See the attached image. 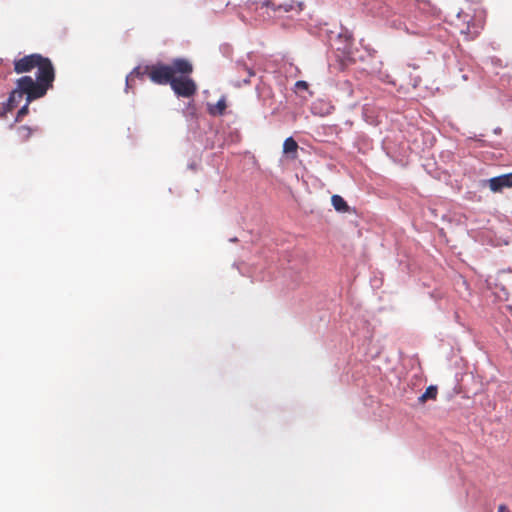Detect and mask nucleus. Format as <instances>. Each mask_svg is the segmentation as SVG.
<instances>
[{"label":"nucleus","instance_id":"nucleus-15","mask_svg":"<svg viewBox=\"0 0 512 512\" xmlns=\"http://www.w3.org/2000/svg\"><path fill=\"white\" fill-rule=\"evenodd\" d=\"M507 511V506L504 505V504H501L499 507H498V511L497 512H506Z\"/></svg>","mask_w":512,"mask_h":512},{"label":"nucleus","instance_id":"nucleus-10","mask_svg":"<svg viewBox=\"0 0 512 512\" xmlns=\"http://www.w3.org/2000/svg\"><path fill=\"white\" fill-rule=\"evenodd\" d=\"M237 69L239 73H244L245 77L242 79L244 84L250 83V78L255 75V72L249 68L245 63H238Z\"/></svg>","mask_w":512,"mask_h":512},{"label":"nucleus","instance_id":"nucleus-7","mask_svg":"<svg viewBox=\"0 0 512 512\" xmlns=\"http://www.w3.org/2000/svg\"><path fill=\"white\" fill-rule=\"evenodd\" d=\"M226 108H227L226 99H225V97H222L217 101L216 104L208 105V112H209V114H211L213 116H220L225 113Z\"/></svg>","mask_w":512,"mask_h":512},{"label":"nucleus","instance_id":"nucleus-5","mask_svg":"<svg viewBox=\"0 0 512 512\" xmlns=\"http://www.w3.org/2000/svg\"><path fill=\"white\" fill-rule=\"evenodd\" d=\"M272 8L273 12L280 16L282 13H288L291 11H295L299 13L302 10V4L299 2H296L294 0H290L288 2L275 4L274 2L270 0L263 1L261 3V8Z\"/></svg>","mask_w":512,"mask_h":512},{"label":"nucleus","instance_id":"nucleus-14","mask_svg":"<svg viewBox=\"0 0 512 512\" xmlns=\"http://www.w3.org/2000/svg\"><path fill=\"white\" fill-rule=\"evenodd\" d=\"M295 86H296V88H298V89H307V88H308V84H307V82L302 81V80L297 81V82H296V84H295Z\"/></svg>","mask_w":512,"mask_h":512},{"label":"nucleus","instance_id":"nucleus-6","mask_svg":"<svg viewBox=\"0 0 512 512\" xmlns=\"http://www.w3.org/2000/svg\"><path fill=\"white\" fill-rule=\"evenodd\" d=\"M489 188L493 192H500L504 188L512 187V173L503 174L491 178L489 181Z\"/></svg>","mask_w":512,"mask_h":512},{"label":"nucleus","instance_id":"nucleus-4","mask_svg":"<svg viewBox=\"0 0 512 512\" xmlns=\"http://www.w3.org/2000/svg\"><path fill=\"white\" fill-rule=\"evenodd\" d=\"M455 26L459 29V32L463 34L466 39L475 38L482 29V24L476 23L473 16L467 12L461 11L457 14V22Z\"/></svg>","mask_w":512,"mask_h":512},{"label":"nucleus","instance_id":"nucleus-13","mask_svg":"<svg viewBox=\"0 0 512 512\" xmlns=\"http://www.w3.org/2000/svg\"><path fill=\"white\" fill-rule=\"evenodd\" d=\"M417 4L419 9L431 13L436 14L438 12V9L432 5V3L429 0H417Z\"/></svg>","mask_w":512,"mask_h":512},{"label":"nucleus","instance_id":"nucleus-9","mask_svg":"<svg viewBox=\"0 0 512 512\" xmlns=\"http://www.w3.org/2000/svg\"><path fill=\"white\" fill-rule=\"evenodd\" d=\"M331 203L338 212L345 213L349 210L348 204L340 195H333L331 197Z\"/></svg>","mask_w":512,"mask_h":512},{"label":"nucleus","instance_id":"nucleus-3","mask_svg":"<svg viewBox=\"0 0 512 512\" xmlns=\"http://www.w3.org/2000/svg\"><path fill=\"white\" fill-rule=\"evenodd\" d=\"M171 89L179 97L190 98L197 92V85L190 74H177L171 81Z\"/></svg>","mask_w":512,"mask_h":512},{"label":"nucleus","instance_id":"nucleus-11","mask_svg":"<svg viewBox=\"0 0 512 512\" xmlns=\"http://www.w3.org/2000/svg\"><path fill=\"white\" fill-rule=\"evenodd\" d=\"M32 133L33 129L25 125L18 127L16 130V134L20 142L27 141L31 137Z\"/></svg>","mask_w":512,"mask_h":512},{"label":"nucleus","instance_id":"nucleus-8","mask_svg":"<svg viewBox=\"0 0 512 512\" xmlns=\"http://www.w3.org/2000/svg\"><path fill=\"white\" fill-rule=\"evenodd\" d=\"M297 149L298 144L292 137H288L287 139H285L283 143V152L285 154H293L292 158L294 159L296 158Z\"/></svg>","mask_w":512,"mask_h":512},{"label":"nucleus","instance_id":"nucleus-1","mask_svg":"<svg viewBox=\"0 0 512 512\" xmlns=\"http://www.w3.org/2000/svg\"><path fill=\"white\" fill-rule=\"evenodd\" d=\"M13 65L14 71L17 74H24L37 69L36 79H33L31 76H22L17 79L16 87L11 91L4 106V111L0 114V117H3L6 112L14 109L25 95L26 104L17 112L15 119L16 122H20L29 113V104L36 99L44 97L47 91L53 87L55 69L52 61L39 53L15 59Z\"/></svg>","mask_w":512,"mask_h":512},{"label":"nucleus","instance_id":"nucleus-2","mask_svg":"<svg viewBox=\"0 0 512 512\" xmlns=\"http://www.w3.org/2000/svg\"><path fill=\"white\" fill-rule=\"evenodd\" d=\"M193 72L192 63L185 58H175L170 64L156 63L153 65H147L144 70L141 71L140 67H136L126 77V88L131 87V82L135 77H141L147 75L149 79L158 85L171 84V81L177 74H191Z\"/></svg>","mask_w":512,"mask_h":512},{"label":"nucleus","instance_id":"nucleus-12","mask_svg":"<svg viewBox=\"0 0 512 512\" xmlns=\"http://www.w3.org/2000/svg\"><path fill=\"white\" fill-rule=\"evenodd\" d=\"M437 387L429 386L426 391L419 397V402L424 403L429 399L435 400L437 397Z\"/></svg>","mask_w":512,"mask_h":512},{"label":"nucleus","instance_id":"nucleus-16","mask_svg":"<svg viewBox=\"0 0 512 512\" xmlns=\"http://www.w3.org/2000/svg\"><path fill=\"white\" fill-rule=\"evenodd\" d=\"M406 32H407V33H410V34H415V35H418V34H420V33H421V31H420V30H417V31H410L408 28H406Z\"/></svg>","mask_w":512,"mask_h":512}]
</instances>
